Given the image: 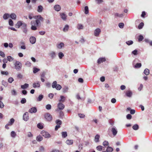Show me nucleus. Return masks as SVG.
<instances>
[{
	"mask_svg": "<svg viewBox=\"0 0 152 152\" xmlns=\"http://www.w3.org/2000/svg\"><path fill=\"white\" fill-rule=\"evenodd\" d=\"M34 18L37 19L35 21L32 20L31 22V29L32 30L35 31L37 29V26H39L40 24V21H42L44 18L40 15L35 16Z\"/></svg>",
	"mask_w": 152,
	"mask_h": 152,
	"instance_id": "1",
	"label": "nucleus"
},
{
	"mask_svg": "<svg viewBox=\"0 0 152 152\" xmlns=\"http://www.w3.org/2000/svg\"><path fill=\"white\" fill-rule=\"evenodd\" d=\"M14 65L15 69L17 71H20L22 68V64L19 61L15 60V62H13Z\"/></svg>",
	"mask_w": 152,
	"mask_h": 152,
	"instance_id": "2",
	"label": "nucleus"
},
{
	"mask_svg": "<svg viewBox=\"0 0 152 152\" xmlns=\"http://www.w3.org/2000/svg\"><path fill=\"white\" fill-rule=\"evenodd\" d=\"M113 124H111V125H113ZM111 132L113 135L115 136L117 134L118 132V131L116 127L114 126H110L108 129V132Z\"/></svg>",
	"mask_w": 152,
	"mask_h": 152,
	"instance_id": "3",
	"label": "nucleus"
},
{
	"mask_svg": "<svg viewBox=\"0 0 152 152\" xmlns=\"http://www.w3.org/2000/svg\"><path fill=\"white\" fill-rule=\"evenodd\" d=\"M52 87L53 88H55L57 90H60L61 88V86L59 84H57V82L55 81L52 83Z\"/></svg>",
	"mask_w": 152,
	"mask_h": 152,
	"instance_id": "4",
	"label": "nucleus"
},
{
	"mask_svg": "<svg viewBox=\"0 0 152 152\" xmlns=\"http://www.w3.org/2000/svg\"><path fill=\"white\" fill-rule=\"evenodd\" d=\"M44 117L48 121H51L52 119V116L48 113H46L44 115Z\"/></svg>",
	"mask_w": 152,
	"mask_h": 152,
	"instance_id": "5",
	"label": "nucleus"
},
{
	"mask_svg": "<svg viewBox=\"0 0 152 152\" xmlns=\"http://www.w3.org/2000/svg\"><path fill=\"white\" fill-rule=\"evenodd\" d=\"M41 134L42 135L46 138H49L51 136L50 134L47 132L43 130L41 132Z\"/></svg>",
	"mask_w": 152,
	"mask_h": 152,
	"instance_id": "6",
	"label": "nucleus"
},
{
	"mask_svg": "<svg viewBox=\"0 0 152 152\" xmlns=\"http://www.w3.org/2000/svg\"><path fill=\"white\" fill-rule=\"evenodd\" d=\"M48 55L52 59H54L56 57V53L55 51H52L49 53Z\"/></svg>",
	"mask_w": 152,
	"mask_h": 152,
	"instance_id": "7",
	"label": "nucleus"
},
{
	"mask_svg": "<svg viewBox=\"0 0 152 152\" xmlns=\"http://www.w3.org/2000/svg\"><path fill=\"white\" fill-rule=\"evenodd\" d=\"M64 43L62 42H58L56 45L57 48L58 49H61L64 47Z\"/></svg>",
	"mask_w": 152,
	"mask_h": 152,
	"instance_id": "8",
	"label": "nucleus"
},
{
	"mask_svg": "<svg viewBox=\"0 0 152 152\" xmlns=\"http://www.w3.org/2000/svg\"><path fill=\"white\" fill-rule=\"evenodd\" d=\"M40 82L37 81L34 82L33 84V86L34 88H39L40 86Z\"/></svg>",
	"mask_w": 152,
	"mask_h": 152,
	"instance_id": "9",
	"label": "nucleus"
},
{
	"mask_svg": "<svg viewBox=\"0 0 152 152\" xmlns=\"http://www.w3.org/2000/svg\"><path fill=\"white\" fill-rule=\"evenodd\" d=\"M64 105L60 102L58 104L57 107L58 109L56 110L58 111L59 110H62L64 108Z\"/></svg>",
	"mask_w": 152,
	"mask_h": 152,
	"instance_id": "10",
	"label": "nucleus"
},
{
	"mask_svg": "<svg viewBox=\"0 0 152 152\" xmlns=\"http://www.w3.org/2000/svg\"><path fill=\"white\" fill-rule=\"evenodd\" d=\"M23 119L25 121H27L29 119L28 113V112L25 113L23 115Z\"/></svg>",
	"mask_w": 152,
	"mask_h": 152,
	"instance_id": "11",
	"label": "nucleus"
},
{
	"mask_svg": "<svg viewBox=\"0 0 152 152\" xmlns=\"http://www.w3.org/2000/svg\"><path fill=\"white\" fill-rule=\"evenodd\" d=\"M101 31L100 28H97L96 29L94 32V35L96 37L99 36V34L101 32Z\"/></svg>",
	"mask_w": 152,
	"mask_h": 152,
	"instance_id": "12",
	"label": "nucleus"
},
{
	"mask_svg": "<svg viewBox=\"0 0 152 152\" xmlns=\"http://www.w3.org/2000/svg\"><path fill=\"white\" fill-rule=\"evenodd\" d=\"M29 40L30 43L32 44H34L36 41V38L34 37H31L29 39Z\"/></svg>",
	"mask_w": 152,
	"mask_h": 152,
	"instance_id": "13",
	"label": "nucleus"
},
{
	"mask_svg": "<svg viewBox=\"0 0 152 152\" xmlns=\"http://www.w3.org/2000/svg\"><path fill=\"white\" fill-rule=\"evenodd\" d=\"M31 113H35L37 112V108L35 107H33L30 109L28 111Z\"/></svg>",
	"mask_w": 152,
	"mask_h": 152,
	"instance_id": "14",
	"label": "nucleus"
},
{
	"mask_svg": "<svg viewBox=\"0 0 152 152\" xmlns=\"http://www.w3.org/2000/svg\"><path fill=\"white\" fill-rule=\"evenodd\" d=\"M44 97V96L42 94H40L38 97L36 98V100L37 102H40L42 100Z\"/></svg>",
	"mask_w": 152,
	"mask_h": 152,
	"instance_id": "15",
	"label": "nucleus"
},
{
	"mask_svg": "<svg viewBox=\"0 0 152 152\" xmlns=\"http://www.w3.org/2000/svg\"><path fill=\"white\" fill-rule=\"evenodd\" d=\"M54 8L56 11H59L61 9V7L59 5H56L54 7Z\"/></svg>",
	"mask_w": 152,
	"mask_h": 152,
	"instance_id": "16",
	"label": "nucleus"
},
{
	"mask_svg": "<svg viewBox=\"0 0 152 152\" xmlns=\"http://www.w3.org/2000/svg\"><path fill=\"white\" fill-rule=\"evenodd\" d=\"M125 94L127 97H130L132 96V93L130 90H128L126 92Z\"/></svg>",
	"mask_w": 152,
	"mask_h": 152,
	"instance_id": "17",
	"label": "nucleus"
},
{
	"mask_svg": "<svg viewBox=\"0 0 152 152\" xmlns=\"http://www.w3.org/2000/svg\"><path fill=\"white\" fill-rule=\"evenodd\" d=\"M106 59L104 58H99L97 60V63L99 64H100L103 62L105 61Z\"/></svg>",
	"mask_w": 152,
	"mask_h": 152,
	"instance_id": "18",
	"label": "nucleus"
},
{
	"mask_svg": "<svg viewBox=\"0 0 152 152\" xmlns=\"http://www.w3.org/2000/svg\"><path fill=\"white\" fill-rule=\"evenodd\" d=\"M66 143L68 145H71L73 143V140H67L66 141Z\"/></svg>",
	"mask_w": 152,
	"mask_h": 152,
	"instance_id": "19",
	"label": "nucleus"
},
{
	"mask_svg": "<svg viewBox=\"0 0 152 152\" xmlns=\"http://www.w3.org/2000/svg\"><path fill=\"white\" fill-rule=\"evenodd\" d=\"M60 16L61 18L64 20H65L66 19V15L64 13H60Z\"/></svg>",
	"mask_w": 152,
	"mask_h": 152,
	"instance_id": "20",
	"label": "nucleus"
},
{
	"mask_svg": "<svg viewBox=\"0 0 152 152\" xmlns=\"http://www.w3.org/2000/svg\"><path fill=\"white\" fill-rule=\"evenodd\" d=\"M100 138V136L99 134H96L94 138V141L95 142L97 143L99 141V139Z\"/></svg>",
	"mask_w": 152,
	"mask_h": 152,
	"instance_id": "21",
	"label": "nucleus"
},
{
	"mask_svg": "<svg viewBox=\"0 0 152 152\" xmlns=\"http://www.w3.org/2000/svg\"><path fill=\"white\" fill-rule=\"evenodd\" d=\"M23 22L22 21H18L16 25L17 27L19 28L20 27L22 26L23 24Z\"/></svg>",
	"mask_w": 152,
	"mask_h": 152,
	"instance_id": "22",
	"label": "nucleus"
},
{
	"mask_svg": "<svg viewBox=\"0 0 152 152\" xmlns=\"http://www.w3.org/2000/svg\"><path fill=\"white\" fill-rule=\"evenodd\" d=\"M58 56L59 58L61 59L64 56V54L62 52H60L58 53Z\"/></svg>",
	"mask_w": 152,
	"mask_h": 152,
	"instance_id": "23",
	"label": "nucleus"
},
{
	"mask_svg": "<svg viewBox=\"0 0 152 152\" xmlns=\"http://www.w3.org/2000/svg\"><path fill=\"white\" fill-rule=\"evenodd\" d=\"M29 85L27 83H25L24 85H21V88L22 89H25L28 87Z\"/></svg>",
	"mask_w": 152,
	"mask_h": 152,
	"instance_id": "24",
	"label": "nucleus"
},
{
	"mask_svg": "<svg viewBox=\"0 0 152 152\" xmlns=\"http://www.w3.org/2000/svg\"><path fill=\"white\" fill-rule=\"evenodd\" d=\"M69 88L67 86H65L62 89L63 92L64 93H66L68 91Z\"/></svg>",
	"mask_w": 152,
	"mask_h": 152,
	"instance_id": "25",
	"label": "nucleus"
},
{
	"mask_svg": "<svg viewBox=\"0 0 152 152\" xmlns=\"http://www.w3.org/2000/svg\"><path fill=\"white\" fill-rule=\"evenodd\" d=\"M10 17L13 20H15L16 19V15L14 13H11L10 15Z\"/></svg>",
	"mask_w": 152,
	"mask_h": 152,
	"instance_id": "26",
	"label": "nucleus"
},
{
	"mask_svg": "<svg viewBox=\"0 0 152 152\" xmlns=\"http://www.w3.org/2000/svg\"><path fill=\"white\" fill-rule=\"evenodd\" d=\"M43 10V7L42 5H39L38 7L37 11L39 12H42Z\"/></svg>",
	"mask_w": 152,
	"mask_h": 152,
	"instance_id": "27",
	"label": "nucleus"
},
{
	"mask_svg": "<svg viewBox=\"0 0 152 152\" xmlns=\"http://www.w3.org/2000/svg\"><path fill=\"white\" fill-rule=\"evenodd\" d=\"M14 121L15 120L13 118H12L10 119L8 124L10 126H11L13 124Z\"/></svg>",
	"mask_w": 152,
	"mask_h": 152,
	"instance_id": "28",
	"label": "nucleus"
},
{
	"mask_svg": "<svg viewBox=\"0 0 152 152\" xmlns=\"http://www.w3.org/2000/svg\"><path fill=\"white\" fill-rule=\"evenodd\" d=\"M10 135L12 138H15L17 134L14 131H12L11 132Z\"/></svg>",
	"mask_w": 152,
	"mask_h": 152,
	"instance_id": "29",
	"label": "nucleus"
},
{
	"mask_svg": "<svg viewBox=\"0 0 152 152\" xmlns=\"http://www.w3.org/2000/svg\"><path fill=\"white\" fill-rule=\"evenodd\" d=\"M113 151V149L112 147L108 146L107 148L106 151L107 152H112Z\"/></svg>",
	"mask_w": 152,
	"mask_h": 152,
	"instance_id": "30",
	"label": "nucleus"
},
{
	"mask_svg": "<svg viewBox=\"0 0 152 152\" xmlns=\"http://www.w3.org/2000/svg\"><path fill=\"white\" fill-rule=\"evenodd\" d=\"M69 26L67 25H66L64 26V28L63 29V31L64 32H66L69 29Z\"/></svg>",
	"mask_w": 152,
	"mask_h": 152,
	"instance_id": "31",
	"label": "nucleus"
},
{
	"mask_svg": "<svg viewBox=\"0 0 152 152\" xmlns=\"http://www.w3.org/2000/svg\"><path fill=\"white\" fill-rule=\"evenodd\" d=\"M139 128V126L137 124L134 125L132 126L133 129L135 130H137Z\"/></svg>",
	"mask_w": 152,
	"mask_h": 152,
	"instance_id": "32",
	"label": "nucleus"
},
{
	"mask_svg": "<svg viewBox=\"0 0 152 152\" xmlns=\"http://www.w3.org/2000/svg\"><path fill=\"white\" fill-rule=\"evenodd\" d=\"M9 17L10 15L8 13H5L3 16V18L4 20H7Z\"/></svg>",
	"mask_w": 152,
	"mask_h": 152,
	"instance_id": "33",
	"label": "nucleus"
},
{
	"mask_svg": "<svg viewBox=\"0 0 152 152\" xmlns=\"http://www.w3.org/2000/svg\"><path fill=\"white\" fill-rule=\"evenodd\" d=\"M143 73L146 75H148L149 74V70L148 69H145L144 70Z\"/></svg>",
	"mask_w": 152,
	"mask_h": 152,
	"instance_id": "34",
	"label": "nucleus"
},
{
	"mask_svg": "<svg viewBox=\"0 0 152 152\" xmlns=\"http://www.w3.org/2000/svg\"><path fill=\"white\" fill-rule=\"evenodd\" d=\"M83 26L81 24H78L77 26V28L79 29H83Z\"/></svg>",
	"mask_w": 152,
	"mask_h": 152,
	"instance_id": "35",
	"label": "nucleus"
},
{
	"mask_svg": "<svg viewBox=\"0 0 152 152\" xmlns=\"http://www.w3.org/2000/svg\"><path fill=\"white\" fill-rule=\"evenodd\" d=\"M60 98L61 99L59 100V101L60 102H64L65 100V98L63 96H60Z\"/></svg>",
	"mask_w": 152,
	"mask_h": 152,
	"instance_id": "36",
	"label": "nucleus"
},
{
	"mask_svg": "<svg viewBox=\"0 0 152 152\" xmlns=\"http://www.w3.org/2000/svg\"><path fill=\"white\" fill-rule=\"evenodd\" d=\"M40 70L39 69L35 67H34L33 68V72L35 74L38 72Z\"/></svg>",
	"mask_w": 152,
	"mask_h": 152,
	"instance_id": "37",
	"label": "nucleus"
},
{
	"mask_svg": "<svg viewBox=\"0 0 152 152\" xmlns=\"http://www.w3.org/2000/svg\"><path fill=\"white\" fill-rule=\"evenodd\" d=\"M37 140L39 142L41 141L43 139L42 137L40 135H39L37 137Z\"/></svg>",
	"mask_w": 152,
	"mask_h": 152,
	"instance_id": "38",
	"label": "nucleus"
},
{
	"mask_svg": "<svg viewBox=\"0 0 152 152\" xmlns=\"http://www.w3.org/2000/svg\"><path fill=\"white\" fill-rule=\"evenodd\" d=\"M61 134L62 137L64 138L66 137L67 136V132H62Z\"/></svg>",
	"mask_w": 152,
	"mask_h": 152,
	"instance_id": "39",
	"label": "nucleus"
},
{
	"mask_svg": "<svg viewBox=\"0 0 152 152\" xmlns=\"http://www.w3.org/2000/svg\"><path fill=\"white\" fill-rule=\"evenodd\" d=\"M115 17H118L119 18H122L124 15L123 14H119L118 13H115L114 15Z\"/></svg>",
	"mask_w": 152,
	"mask_h": 152,
	"instance_id": "40",
	"label": "nucleus"
},
{
	"mask_svg": "<svg viewBox=\"0 0 152 152\" xmlns=\"http://www.w3.org/2000/svg\"><path fill=\"white\" fill-rule=\"evenodd\" d=\"M109 143L106 140H105L103 142V145L105 147H106V146H109Z\"/></svg>",
	"mask_w": 152,
	"mask_h": 152,
	"instance_id": "41",
	"label": "nucleus"
},
{
	"mask_svg": "<svg viewBox=\"0 0 152 152\" xmlns=\"http://www.w3.org/2000/svg\"><path fill=\"white\" fill-rule=\"evenodd\" d=\"M7 60L9 61H12L14 60V58L11 56H9L7 57Z\"/></svg>",
	"mask_w": 152,
	"mask_h": 152,
	"instance_id": "42",
	"label": "nucleus"
},
{
	"mask_svg": "<svg viewBox=\"0 0 152 152\" xmlns=\"http://www.w3.org/2000/svg\"><path fill=\"white\" fill-rule=\"evenodd\" d=\"M84 10L85 13L86 14H88V6H86L85 7Z\"/></svg>",
	"mask_w": 152,
	"mask_h": 152,
	"instance_id": "43",
	"label": "nucleus"
},
{
	"mask_svg": "<svg viewBox=\"0 0 152 152\" xmlns=\"http://www.w3.org/2000/svg\"><path fill=\"white\" fill-rule=\"evenodd\" d=\"M142 66L141 63H137L134 66V67L135 68H140Z\"/></svg>",
	"mask_w": 152,
	"mask_h": 152,
	"instance_id": "44",
	"label": "nucleus"
},
{
	"mask_svg": "<svg viewBox=\"0 0 152 152\" xmlns=\"http://www.w3.org/2000/svg\"><path fill=\"white\" fill-rule=\"evenodd\" d=\"M126 43L128 45H132L133 43V42L132 40H129L126 42Z\"/></svg>",
	"mask_w": 152,
	"mask_h": 152,
	"instance_id": "45",
	"label": "nucleus"
},
{
	"mask_svg": "<svg viewBox=\"0 0 152 152\" xmlns=\"http://www.w3.org/2000/svg\"><path fill=\"white\" fill-rule=\"evenodd\" d=\"M37 127L40 129H42L43 128V126L42 124L41 123H39L37 125Z\"/></svg>",
	"mask_w": 152,
	"mask_h": 152,
	"instance_id": "46",
	"label": "nucleus"
},
{
	"mask_svg": "<svg viewBox=\"0 0 152 152\" xmlns=\"http://www.w3.org/2000/svg\"><path fill=\"white\" fill-rule=\"evenodd\" d=\"M144 26V23L142 22L140 23L138 26V28L139 29H141Z\"/></svg>",
	"mask_w": 152,
	"mask_h": 152,
	"instance_id": "47",
	"label": "nucleus"
},
{
	"mask_svg": "<svg viewBox=\"0 0 152 152\" xmlns=\"http://www.w3.org/2000/svg\"><path fill=\"white\" fill-rule=\"evenodd\" d=\"M56 123L57 125H60L62 123V121L61 120L58 119L56 120Z\"/></svg>",
	"mask_w": 152,
	"mask_h": 152,
	"instance_id": "48",
	"label": "nucleus"
},
{
	"mask_svg": "<svg viewBox=\"0 0 152 152\" xmlns=\"http://www.w3.org/2000/svg\"><path fill=\"white\" fill-rule=\"evenodd\" d=\"M124 24L123 23H119L118 26L119 27L121 28H124Z\"/></svg>",
	"mask_w": 152,
	"mask_h": 152,
	"instance_id": "49",
	"label": "nucleus"
},
{
	"mask_svg": "<svg viewBox=\"0 0 152 152\" xmlns=\"http://www.w3.org/2000/svg\"><path fill=\"white\" fill-rule=\"evenodd\" d=\"M14 80L13 78L12 77H9L8 79V82L10 83H12Z\"/></svg>",
	"mask_w": 152,
	"mask_h": 152,
	"instance_id": "50",
	"label": "nucleus"
},
{
	"mask_svg": "<svg viewBox=\"0 0 152 152\" xmlns=\"http://www.w3.org/2000/svg\"><path fill=\"white\" fill-rule=\"evenodd\" d=\"M137 52V50L136 49H135L132 51V53L134 55H136L138 54Z\"/></svg>",
	"mask_w": 152,
	"mask_h": 152,
	"instance_id": "51",
	"label": "nucleus"
},
{
	"mask_svg": "<svg viewBox=\"0 0 152 152\" xmlns=\"http://www.w3.org/2000/svg\"><path fill=\"white\" fill-rule=\"evenodd\" d=\"M2 83L5 87L7 86L8 85V83L7 82L3 80L2 82Z\"/></svg>",
	"mask_w": 152,
	"mask_h": 152,
	"instance_id": "52",
	"label": "nucleus"
},
{
	"mask_svg": "<svg viewBox=\"0 0 152 152\" xmlns=\"http://www.w3.org/2000/svg\"><path fill=\"white\" fill-rule=\"evenodd\" d=\"M9 24L10 26H13V22L12 20L10 19L9 20Z\"/></svg>",
	"mask_w": 152,
	"mask_h": 152,
	"instance_id": "53",
	"label": "nucleus"
},
{
	"mask_svg": "<svg viewBox=\"0 0 152 152\" xmlns=\"http://www.w3.org/2000/svg\"><path fill=\"white\" fill-rule=\"evenodd\" d=\"M45 107L47 110H49L51 109V105L50 104H48Z\"/></svg>",
	"mask_w": 152,
	"mask_h": 152,
	"instance_id": "54",
	"label": "nucleus"
},
{
	"mask_svg": "<svg viewBox=\"0 0 152 152\" xmlns=\"http://www.w3.org/2000/svg\"><path fill=\"white\" fill-rule=\"evenodd\" d=\"M11 93L12 95H17V93L15 90H13L11 91Z\"/></svg>",
	"mask_w": 152,
	"mask_h": 152,
	"instance_id": "55",
	"label": "nucleus"
},
{
	"mask_svg": "<svg viewBox=\"0 0 152 152\" xmlns=\"http://www.w3.org/2000/svg\"><path fill=\"white\" fill-rule=\"evenodd\" d=\"M102 147L101 145H99L96 147V149L99 151H101L102 150Z\"/></svg>",
	"mask_w": 152,
	"mask_h": 152,
	"instance_id": "56",
	"label": "nucleus"
},
{
	"mask_svg": "<svg viewBox=\"0 0 152 152\" xmlns=\"http://www.w3.org/2000/svg\"><path fill=\"white\" fill-rule=\"evenodd\" d=\"M79 116L81 118H84L85 117V115L83 114L79 113L78 114Z\"/></svg>",
	"mask_w": 152,
	"mask_h": 152,
	"instance_id": "57",
	"label": "nucleus"
},
{
	"mask_svg": "<svg viewBox=\"0 0 152 152\" xmlns=\"http://www.w3.org/2000/svg\"><path fill=\"white\" fill-rule=\"evenodd\" d=\"M26 99L25 98H22L21 101V103L22 104H23L26 102Z\"/></svg>",
	"mask_w": 152,
	"mask_h": 152,
	"instance_id": "58",
	"label": "nucleus"
},
{
	"mask_svg": "<svg viewBox=\"0 0 152 152\" xmlns=\"http://www.w3.org/2000/svg\"><path fill=\"white\" fill-rule=\"evenodd\" d=\"M95 2L97 4H100L103 2V0H95Z\"/></svg>",
	"mask_w": 152,
	"mask_h": 152,
	"instance_id": "59",
	"label": "nucleus"
},
{
	"mask_svg": "<svg viewBox=\"0 0 152 152\" xmlns=\"http://www.w3.org/2000/svg\"><path fill=\"white\" fill-rule=\"evenodd\" d=\"M25 65L28 67H30L31 66V63L29 61H27L26 62Z\"/></svg>",
	"mask_w": 152,
	"mask_h": 152,
	"instance_id": "60",
	"label": "nucleus"
},
{
	"mask_svg": "<svg viewBox=\"0 0 152 152\" xmlns=\"http://www.w3.org/2000/svg\"><path fill=\"white\" fill-rule=\"evenodd\" d=\"M17 77L19 79H22L23 77V75L20 73H19L17 75Z\"/></svg>",
	"mask_w": 152,
	"mask_h": 152,
	"instance_id": "61",
	"label": "nucleus"
},
{
	"mask_svg": "<svg viewBox=\"0 0 152 152\" xmlns=\"http://www.w3.org/2000/svg\"><path fill=\"white\" fill-rule=\"evenodd\" d=\"M143 39V37L142 35H140L138 38V41L139 42L142 41Z\"/></svg>",
	"mask_w": 152,
	"mask_h": 152,
	"instance_id": "62",
	"label": "nucleus"
},
{
	"mask_svg": "<svg viewBox=\"0 0 152 152\" xmlns=\"http://www.w3.org/2000/svg\"><path fill=\"white\" fill-rule=\"evenodd\" d=\"M126 117L127 119L130 120L132 118V116L130 114H128L127 115Z\"/></svg>",
	"mask_w": 152,
	"mask_h": 152,
	"instance_id": "63",
	"label": "nucleus"
},
{
	"mask_svg": "<svg viewBox=\"0 0 152 152\" xmlns=\"http://www.w3.org/2000/svg\"><path fill=\"white\" fill-rule=\"evenodd\" d=\"M0 56L2 57H4L5 56V55L3 52L0 51Z\"/></svg>",
	"mask_w": 152,
	"mask_h": 152,
	"instance_id": "64",
	"label": "nucleus"
}]
</instances>
